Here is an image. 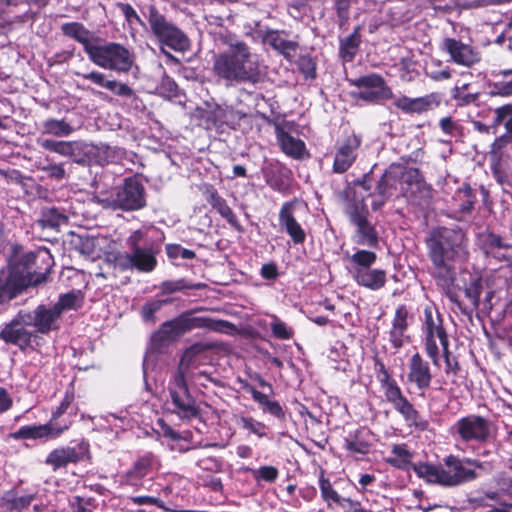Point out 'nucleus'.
<instances>
[{"instance_id": "7", "label": "nucleus", "mask_w": 512, "mask_h": 512, "mask_svg": "<svg viewBox=\"0 0 512 512\" xmlns=\"http://www.w3.org/2000/svg\"><path fill=\"white\" fill-rule=\"evenodd\" d=\"M203 350L201 344H194L184 352L179 367L169 383V394L173 405V413L179 418L191 420L200 416V408L195 398L190 394L186 372L184 370L185 362H191L192 359Z\"/></svg>"}, {"instance_id": "14", "label": "nucleus", "mask_w": 512, "mask_h": 512, "mask_svg": "<svg viewBox=\"0 0 512 512\" xmlns=\"http://www.w3.org/2000/svg\"><path fill=\"white\" fill-rule=\"evenodd\" d=\"M12 265L27 280L28 286H35L47 280L54 259L49 250L44 248L25 253Z\"/></svg>"}, {"instance_id": "59", "label": "nucleus", "mask_w": 512, "mask_h": 512, "mask_svg": "<svg viewBox=\"0 0 512 512\" xmlns=\"http://www.w3.org/2000/svg\"><path fill=\"white\" fill-rule=\"evenodd\" d=\"M377 259V255L373 251L369 250H357L351 256V262L357 265V268L368 269L370 268Z\"/></svg>"}, {"instance_id": "54", "label": "nucleus", "mask_w": 512, "mask_h": 512, "mask_svg": "<svg viewBox=\"0 0 512 512\" xmlns=\"http://www.w3.org/2000/svg\"><path fill=\"white\" fill-rule=\"evenodd\" d=\"M296 64L306 80H314L317 77V62L312 55H300Z\"/></svg>"}, {"instance_id": "58", "label": "nucleus", "mask_w": 512, "mask_h": 512, "mask_svg": "<svg viewBox=\"0 0 512 512\" xmlns=\"http://www.w3.org/2000/svg\"><path fill=\"white\" fill-rule=\"evenodd\" d=\"M116 7L120 10V12L122 13V15L125 18V21L127 22V24L130 27H132L134 25H139L142 27L145 26V22L139 16L137 11L134 9V7L131 4L126 3V2H117Z\"/></svg>"}, {"instance_id": "39", "label": "nucleus", "mask_w": 512, "mask_h": 512, "mask_svg": "<svg viewBox=\"0 0 512 512\" xmlns=\"http://www.w3.org/2000/svg\"><path fill=\"white\" fill-rule=\"evenodd\" d=\"M36 331L41 334H48L57 327L54 326L56 321L60 318V311L54 306L47 308L45 305H38L36 307Z\"/></svg>"}, {"instance_id": "1", "label": "nucleus", "mask_w": 512, "mask_h": 512, "mask_svg": "<svg viewBox=\"0 0 512 512\" xmlns=\"http://www.w3.org/2000/svg\"><path fill=\"white\" fill-rule=\"evenodd\" d=\"M351 87L359 90L351 93L356 100L367 104H379L387 100H393V106L406 115H421L437 108L441 103L438 93H430L420 97H409L401 95L395 97L392 88L387 84L384 77L378 73L362 75L358 78L347 79Z\"/></svg>"}, {"instance_id": "11", "label": "nucleus", "mask_w": 512, "mask_h": 512, "mask_svg": "<svg viewBox=\"0 0 512 512\" xmlns=\"http://www.w3.org/2000/svg\"><path fill=\"white\" fill-rule=\"evenodd\" d=\"M91 458L90 443L82 438L67 445H59L53 448L47 454L44 464L50 467L54 473L66 472L69 466L90 462Z\"/></svg>"}, {"instance_id": "44", "label": "nucleus", "mask_w": 512, "mask_h": 512, "mask_svg": "<svg viewBox=\"0 0 512 512\" xmlns=\"http://www.w3.org/2000/svg\"><path fill=\"white\" fill-rule=\"evenodd\" d=\"M360 26L344 39L340 40L339 54L344 62H352L361 44Z\"/></svg>"}, {"instance_id": "63", "label": "nucleus", "mask_w": 512, "mask_h": 512, "mask_svg": "<svg viewBox=\"0 0 512 512\" xmlns=\"http://www.w3.org/2000/svg\"><path fill=\"white\" fill-rule=\"evenodd\" d=\"M165 251L170 260H175L179 257L191 260L196 257V253L193 250L184 248L180 244H166Z\"/></svg>"}, {"instance_id": "52", "label": "nucleus", "mask_w": 512, "mask_h": 512, "mask_svg": "<svg viewBox=\"0 0 512 512\" xmlns=\"http://www.w3.org/2000/svg\"><path fill=\"white\" fill-rule=\"evenodd\" d=\"M239 423L242 429L249 431L258 438L268 437V426L252 416H242Z\"/></svg>"}, {"instance_id": "50", "label": "nucleus", "mask_w": 512, "mask_h": 512, "mask_svg": "<svg viewBox=\"0 0 512 512\" xmlns=\"http://www.w3.org/2000/svg\"><path fill=\"white\" fill-rule=\"evenodd\" d=\"M243 470L251 473L258 484L261 482L274 483L279 477L278 468L272 465H263L257 469L244 467Z\"/></svg>"}, {"instance_id": "22", "label": "nucleus", "mask_w": 512, "mask_h": 512, "mask_svg": "<svg viewBox=\"0 0 512 512\" xmlns=\"http://www.w3.org/2000/svg\"><path fill=\"white\" fill-rule=\"evenodd\" d=\"M29 286L27 280L12 264L0 269V306L8 304Z\"/></svg>"}, {"instance_id": "34", "label": "nucleus", "mask_w": 512, "mask_h": 512, "mask_svg": "<svg viewBox=\"0 0 512 512\" xmlns=\"http://www.w3.org/2000/svg\"><path fill=\"white\" fill-rule=\"evenodd\" d=\"M373 432L367 427H359L344 438V448L351 454L367 455L372 448Z\"/></svg>"}, {"instance_id": "4", "label": "nucleus", "mask_w": 512, "mask_h": 512, "mask_svg": "<svg viewBox=\"0 0 512 512\" xmlns=\"http://www.w3.org/2000/svg\"><path fill=\"white\" fill-rule=\"evenodd\" d=\"M75 389L71 384L65 391L60 404L51 412L49 421L45 424H34L21 426L17 431L12 432L10 437L14 440H55L68 431L73 423L72 419L64 418L65 414L75 416L78 407L74 403Z\"/></svg>"}, {"instance_id": "25", "label": "nucleus", "mask_w": 512, "mask_h": 512, "mask_svg": "<svg viewBox=\"0 0 512 512\" xmlns=\"http://www.w3.org/2000/svg\"><path fill=\"white\" fill-rule=\"evenodd\" d=\"M297 199L294 198L282 204L279 211V224L289 235L295 245L303 244L306 240V233L294 216Z\"/></svg>"}, {"instance_id": "43", "label": "nucleus", "mask_w": 512, "mask_h": 512, "mask_svg": "<svg viewBox=\"0 0 512 512\" xmlns=\"http://www.w3.org/2000/svg\"><path fill=\"white\" fill-rule=\"evenodd\" d=\"M391 452L393 456L387 457L386 463L400 470H408L410 467L413 469V453L408 450L406 444L393 445Z\"/></svg>"}, {"instance_id": "20", "label": "nucleus", "mask_w": 512, "mask_h": 512, "mask_svg": "<svg viewBox=\"0 0 512 512\" xmlns=\"http://www.w3.org/2000/svg\"><path fill=\"white\" fill-rule=\"evenodd\" d=\"M407 369V383L416 388L420 396H424L433 380L430 363L419 352H415L408 359Z\"/></svg>"}, {"instance_id": "18", "label": "nucleus", "mask_w": 512, "mask_h": 512, "mask_svg": "<svg viewBox=\"0 0 512 512\" xmlns=\"http://www.w3.org/2000/svg\"><path fill=\"white\" fill-rule=\"evenodd\" d=\"M361 145L362 137L354 132L337 141L332 172L335 174L347 172L356 162Z\"/></svg>"}, {"instance_id": "55", "label": "nucleus", "mask_w": 512, "mask_h": 512, "mask_svg": "<svg viewBox=\"0 0 512 512\" xmlns=\"http://www.w3.org/2000/svg\"><path fill=\"white\" fill-rule=\"evenodd\" d=\"M441 352L445 362V373L447 375L458 376L462 368L458 358L453 355L450 350V343L442 346Z\"/></svg>"}, {"instance_id": "26", "label": "nucleus", "mask_w": 512, "mask_h": 512, "mask_svg": "<svg viewBox=\"0 0 512 512\" xmlns=\"http://www.w3.org/2000/svg\"><path fill=\"white\" fill-rule=\"evenodd\" d=\"M442 48L452 61L458 65L471 67L480 61V54L471 45L465 44L455 38H444Z\"/></svg>"}, {"instance_id": "60", "label": "nucleus", "mask_w": 512, "mask_h": 512, "mask_svg": "<svg viewBox=\"0 0 512 512\" xmlns=\"http://www.w3.org/2000/svg\"><path fill=\"white\" fill-rule=\"evenodd\" d=\"M123 503L125 508H128V506L132 504L138 506L153 505L158 508H164V502L160 498L149 495L129 496L123 500Z\"/></svg>"}, {"instance_id": "36", "label": "nucleus", "mask_w": 512, "mask_h": 512, "mask_svg": "<svg viewBox=\"0 0 512 512\" xmlns=\"http://www.w3.org/2000/svg\"><path fill=\"white\" fill-rule=\"evenodd\" d=\"M242 388L249 393L253 400L257 402L264 412L269 413L280 421H285L286 414L283 407L276 400H270L269 394L258 391L253 385L245 383Z\"/></svg>"}, {"instance_id": "3", "label": "nucleus", "mask_w": 512, "mask_h": 512, "mask_svg": "<svg viewBox=\"0 0 512 512\" xmlns=\"http://www.w3.org/2000/svg\"><path fill=\"white\" fill-rule=\"evenodd\" d=\"M482 464L472 458H460L450 454L443 458V462L435 465L427 462H419L413 465L415 474L429 484H437L443 487H457L477 479V468Z\"/></svg>"}, {"instance_id": "64", "label": "nucleus", "mask_w": 512, "mask_h": 512, "mask_svg": "<svg viewBox=\"0 0 512 512\" xmlns=\"http://www.w3.org/2000/svg\"><path fill=\"white\" fill-rule=\"evenodd\" d=\"M335 509L338 512H374L371 509L364 508L360 501L349 496H344Z\"/></svg>"}, {"instance_id": "49", "label": "nucleus", "mask_w": 512, "mask_h": 512, "mask_svg": "<svg viewBox=\"0 0 512 512\" xmlns=\"http://www.w3.org/2000/svg\"><path fill=\"white\" fill-rule=\"evenodd\" d=\"M38 222L43 228H58L68 222V217L58 208H45L41 211Z\"/></svg>"}, {"instance_id": "53", "label": "nucleus", "mask_w": 512, "mask_h": 512, "mask_svg": "<svg viewBox=\"0 0 512 512\" xmlns=\"http://www.w3.org/2000/svg\"><path fill=\"white\" fill-rule=\"evenodd\" d=\"M270 318L272 320L270 323V329L274 338L279 340H289L293 338V328L289 327L284 321L274 314L270 315Z\"/></svg>"}, {"instance_id": "33", "label": "nucleus", "mask_w": 512, "mask_h": 512, "mask_svg": "<svg viewBox=\"0 0 512 512\" xmlns=\"http://www.w3.org/2000/svg\"><path fill=\"white\" fill-rule=\"evenodd\" d=\"M36 497L35 492L19 494L16 489L7 490L0 496V512H24Z\"/></svg>"}, {"instance_id": "5", "label": "nucleus", "mask_w": 512, "mask_h": 512, "mask_svg": "<svg viewBox=\"0 0 512 512\" xmlns=\"http://www.w3.org/2000/svg\"><path fill=\"white\" fill-rule=\"evenodd\" d=\"M373 370L380 388L383 391L385 400L392 405L409 427H415L419 431H425L429 423L423 419L420 412L404 395L401 387L386 367L383 360L375 355L373 357Z\"/></svg>"}, {"instance_id": "29", "label": "nucleus", "mask_w": 512, "mask_h": 512, "mask_svg": "<svg viewBox=\"0 0 512 512\" xmlns=\"http://www.w3.org/2000/svg\"><path fill=\"white\" fill-rule=\"evenodd\" d=\"M428 256L433 264L432 276L436 281V284L441 289H448L454 285L456 280V272L454 267L449 263L450 257L436 252H429Z\"/></svg>"}, {"instance_id": "17", "label": "nucleus", "mask_w": 512, "mask_h": 512, "mask_svg": "<svg viewBox=\"0 0 512 512\" xmlns=\"http://www.w3.org/2000/svg\"><path fill=\"white\" fill-rule=\"evenodd\" d=\"M401 165L391 164L376 182L375 190L369 193L374 197L371 202L373 211L380 210L396 193L401 183Z\"/></svg>"}, {"instance_id": "61", "label": "nucleus", "mask_w": 512, "mask_h": 512, "mask_svg": "<svg viewBox=\"0 0 512 512\" xmlns=\"http://www.w3.org/2000/svg\"><path fill=\"white\" fill-rule=\"evenodd\" d=\"M410 309L405 304L397 306L392 320V327L407 331L409 327Z\"/></svg>"}, {"instance_id": "51", "label": "nucleus", "mask_w": 512, "mask_h": 512, "mask_svg": "<svg viewBox=\"0 0 512 512\" xmlns=\"http://www.w3.org/2000/svg\"><path fill=\"white\" fill-rule=\"evenodd\" d=\"M173 297H166V298H155L147 301L142 309H141V315L145 322H154L155 321V314L161 310V308L165 305L172 304L174 302Z\"/></svg>"}, {"instance_id": "30", "label": "nucleus", "mask_w": 512, "mask_h": 512, "mask_svg": "<svg viewBox=\"0 0 512 512\" xmlns=\"http://www.w3.org/2000/svg\"><path fill=\"white\" fill-rule=\"evenodd\" d=\"M74 75L77 77H81L84 80H88L113 94L121 97H132L135 96L134 90L129 87L126 83L119 82L115 79H107L106 75L97 70H92L90 72L82 73L79 71H75Z\"/></svg>"}, {"instance_id": "45", "label": "nucleus", "mask_w": 512, "mask_h": 512, "mask_svg": "<svg viewBox=\"0 0 512 512\" xmlns=\"http://www.w3.org/2000/svg\"><path fill=\"white\" fill-rule=\"evenodd\" d=\"M356 226V233L358 239L356 243L358 245L368 246L376 248L379 243V236L376 228L372 225L369 220L363 221Z\"/></svg>"}, {"instance_id": "28", "label": "nucleus", "mask_w": 512, "mask_h": 512, "mask_svg": "<svg viewBox=\"0 0 512 512\" xmlns=\"http://www.w3.org/2000/svg\"><path fill=\"white\" fill-rule=\"evenodd\" d=\"M33 337H36L33 332L23 328L13 319L0 330V340L17 346L22 352H26L32 346Z\"/></svg>"}, {"instance_id": "19", "label": "nucleus", "mask_w": 512, "mask_h": 512, "mask_svg": "<svg viewBox=\"0 0 512 512\" xmlns=\"http://www.w3.org/2000/svg\"><path fill=\"white\" fill-rule=\"evenodd\" d=\"M38 144L42 149L57 153L68 158L72 163L81 166H87L91 161L90 154L87 151V145L81 141L42 139L38 140Z\"/></svg>"}, {"instance_id": "2", "label": "nucleus", "mask_w": 512, "mask_h": 512, "mask_svg": "<svg viewBox=\"0 0 512 512\" xmlns=\"http://www.w3.org/2000/svg\"><path fill=\"white\" fill-rule=\"evenodd\" d=\"M211 73L217 83L225 87L248 83L256 85L263 79L259 61L243 41L231 44L214 55Z\"/></svg>"}, {"instance_id": "56", "label": "nucleus", "mask_w": 512, "mask_h": 512, "mask_svg": "<svg viewBox=\"0 0 512 512\" xmlns=\"http://www.w3.org/2000/svg\"><path fill=\"white\" fill-rule=\"evenodd\" d=\"M468 88V84L463 86H455L451 92V98L456 102L458 106H467L475 103L478 98V93H466L465 90Z\"/></svg>"}, {"instance_id": "23", "label": "nucleus", "mask_w": 512, "mask_h": 512, "mask_svg": "<svg viewBox=\"0 0 512 512\" xmlns=\"http://www.w3.org/2000/svg\"><path fill=\"white\" fill-rule=\"evenodd\" d=\"M202 195L211 208L216 211L235 231L244 232V227L240 223L236 213L210 183H205L200 188Z\"/></svg>"}, {"instance_id": "10", "label": "nucleus", "mask_w": 512, "mask_h": 512, "mask_svg": "<svg viewBox=\"0 0 512 512\" xmlns=\"http://www.w3.org/2000/svg\"><path fill=\"white\" fill-rule=\"evenodd\" d=\"M147 12L142 11L147 18L152 34L160 44L177 52H186L190 49L191 42L187 34L176 24L169 21L155 4L146 7Z\"/></svg>"}, {"instance_id": "46", "label": "nucleus", "mask_w": 512, "mask_h": 512, "mask_svg": "<svg viewBox=\"0 0 512 512\" xmlns=\"http://www.w3.org/2000/svg\"><path fill=\"white\" fill-rule=\"evenodd\" d=\"M74 132V128L65 119L48 118L42 123V133L55 137H67Z\"/></svg>"}, {"instance_id": "9", "label": "nucleus", "mask_w": 512, "mask_h": 512, "mask_svg": "<svg viewBox=\"0 0 512 512\" xmlns=\"http://www.w3.org/2000/svg\"><path fill=\"white\" fill-rule=\"evenodd\" d=\"M87 57L94 65L118 75L128 74L135 64L132 49L122 43L102 39L95 43Z\"/></svg>"}, {"instance_id": "12", "label": "nucleus", "mask_w": 512, "mask_h": 512, "mask_svg": "<svg viewBox=\"0 0 512 512\" xmlns=\"http://www.w3.org/2000/svg\"><path fill=\"white\" fill-rule=\"evenodd\" d=\"M443 321V316L438 310L433 311L431 307L424 309L422 324L424 350L432 364L437 367L440 365V349L436 339L439 340L441 347L450 343Z\"/></svg>"}, {"instance_id": "21", "label": "nucleus", "mask_w": 512, "mask_h": 512, "mask_svg": "<svg viewBox=\"0 0 512 512\" xmlns=\"http://www.w3.org/2000/svg\"><path fill=\"white\" fill-rule=\"evenodd\" d=\"M401 175L405 197L412 200H425L432 197V186L426 183L419 168L401 166Z\"/></svg>"}, {"instance_id": "57", "label": "nucleus", "mask_w": 512, "mask_h": 512, "mask_svg": "<svg viewBox=\"0 0 512 512\" xmlns=\"http://www.w3.org/2000/svg\"><path fill=\"white\" fill-rule=\"evenodd\" d=\"M416 63L410 58H401L399 63L396 65L398 69L399 78L403 82H411L418 75V71L415 68Z\"/></svg>"}, {"instance_id": "15", "label": "nucleus", "mask_w": 512, "mask_h": 512, "mask_svg": "<svg viewBox=\"0 0 512 512\" xmlns=\"http://www.w3.org/2000/svg\"><path fill=\"white\" fill-rule=\"evenodd\" d=\"M467 242L466 234L460 227H437L426 240L429 252H438L452 258L461 251Z\"/></svg>"}, {"instance_id": "32", "label": "nucleus", "mask_w": 512, "mask_h": 512, "mask_svg": "<svg viewBox=\"0 0 512 512\" xmlns=\"http://www.w3.org/2000/svg\"><path fill=\"white\" fill-rule=\"evenodd\" d=\"M60 29L64 36L80 43L87 56L95 43L100 41V38L94 36V33L87 29L81 22L63 23Z\"/></svg>"}, {"instance_id": "27", "label": "nucleus", "mask_w": 512, "mask_h": 512, "mask_svg": "<svg viewBox=\"0 0 512 512\" xmlns=\"http://www.w3.org/2000/svg\"><path fill=\"white\" fill-rule=\"evenodd\" d=\"M156 462L153 452H146L137 457L132 466L122 475V483L132 487L142 486L143 479L148 476Z\"/></svg>"}, {"instance_id": "8", "label": "nucleus", "mask_w": 512, "mask_h": 512, "mask_svg": "<svg viewBox=\"0 0 512 512\" xmlns=\"http://www.w3.org/2000/svg\"><path fill=\"white\" fill-rule=\"evenodd\" d=\"M145 237L146 233L141 229H137L127 238L126 244L129 252L115 256V262L121 270L135 269L142 273H150L155 270L158 264L157 255L160 252V248L154 242L142 246Z\"/></svg>"}, {"instance_id": "37", "label": "nucleus", "mask_w": 512, "mask_h": 512, "mask_svg": "<svg viewBox=\"0 0 512 512\" xmlns=\"http://www.w3.org/2000/svg\"><path fill=\"white\" fill-rule=\"evenodd\" d=\"M353 278L357 284L370 290H379L383 288L387 281L385 270L371 268H356Z\"/></svg>"}, {"instance_id": "62", "label": "nucleus", "mask_w": 512, "mask_h": 512, "mask_svg": "<svg viewBox=\"0 0 512 512\" xmlns=\"http://www.w3.org/2000/svg\"><path fill=\"white\" fill-rule=\"evenodd\" d=\"M490 94L492 96L511 97L512 96V77L510 79H498L489 83Z\"/></svg>"}, {"instance_id": "47", "label": "nucleus", "mask_w": 512, "mask_h": 512, "mask_svg": "<svg viewBox=\"0 0 512 512\" xmlns=\"http://www.w3.org/2000/svg\"><path fill=\"white\" fill-rule=\"evenodd\" d=\"M493 114L491 127L496 128L503 125L506 134L512 135V103L496 107L493 110Z\"/></svg>"}, {"instance_id": "31", "label": "nucleus", "mask_w": 512, "mask_h": 512, "mask_svg": "<svg viewBox=\"0 0 512 512\" xmlns=\"http://www.w3.org/2000/svg\"><path fill=\"white\" fill-rule=\"evenodd\" d=\"M482 248L487 255L512 266V245L506 243L501 236L487 232L483 235Z\"/></svg>"}, {"instance_id": "41", "label": "nucleus", "mask_w": 512, "mask_h": 512, "mask_svg": "<svg viewBox=\"0 0 512 512\" xmlns=\"http://www.w3.org/2000/svg\"><path fill=\"white\" fill-rule=\"evenodd\" d=\"M318 486L320 495L323 502L328 509H335L345 495H341L331 483L330 479L326 477V471L320 469L318 477Z\"/></svg>"}, {"instance_id": "42", "label": "nucleus", "mask_w": 512, "mask_h": 512, "mask_svg": "<svg viewBox=\"0 0 512 512\" xmlns=\"http://www.w3.org/2000/svg\"><path fill=\"white\" fill-rule=\"evenodd\" d=\"M266 40L268 44L278 51L287 60H291L293 53L299 47L298 42L284 39L279 31H270L267 33Z\"/></svg>"}, {"instance_id": "35", "label": "nucleus", "mask_w": 512, "mask_h": 512, "mask_svg": "<svg viewBox=\"0 0 512 512\" xmlns=\"http://www.w3.org/2000/svg\"><path fill=\"white\" fill-rule=\"evenodd\" d=\"M275 134L277 142L283 153L293 159L303 158L306 151V145L304 141L293 137L279 124L275 125Z\"/></svg>"}, {"instance_id": "16", "label": "nucleus", "mask_w": 512, "mask_h": 512, "mask_svg": "<svg viewBox=\"0 0 512 512\" xmlns=\"http://www.w3.org/2000/svg\"><path fill=\"white\" fill-rule=\"evenodd\" d=\"M112 205L123 211L142 209L146 205L144 185L135 176L126 178L123 185L117 188Z\"/></svg>"}, {"instance_id": "38", "label": "nucleus", "mask_w": 512, "mask_h": 512, "mask_svg": "<svg viewBox=\"0 0 512 512\" xmlns=\"http://www.w3.org/2000/svg\"><path fill=\"white\" fill-rule=\"evenodd\" d=\"M207 288V284L203 282L193 283L186 278L176 280H165L159 285L158 297H168L170 294L181 292L188 295L189 290H202Z\"/></svg>"}, {"instance_id": "48", "label": "nucleus", "mask_w": 512, "mask_h": 512, "mask_svg": "<svg viewBox=\"0 0 512 512\" xmlns=\"http://www.w3.org/2000/svg\"><path fill=\"white\" fill-rule=\"evenodd\" d=\"M346 213L353 225L366 221L369 216V210L364 198L352 199L347 205Z\"/></svg>"}, {"instance_id": "13", "label": "nucleus", "mask_w": 512, "mask_h": 512, "mask_svg": "<svg viewBox=\"0 0 512 512\" xmlns=\"http://www.w3.org/2000/svg\"><path fill=\"white\" fill-rule=\"evenodd\" d=\"M452 437L463 443L483 445L493 438L492 423L478 414H469L459 418L450 428Z\"/></svg>"}, {"instance_id": "24", "label": "nucleus", "mask_w": 512, "mask_h": 512, "mask_svg": "<svg viewBox=\"0 0 512 512\" xmlns=\"http://www.w3.org/2000/svg\"><path fill=\"white\" fill-rule=\"evenodd\" d=\"M266 184L274 191L285 194L290 189L293 173L277 160L267 162L261 169Z\"/></svg>"}, {"instance_id": "6", "label": "nucleus", "mask_w": 512, "mask_h": 512, "mask_svg": "<svg viewBox=\"0 0 512 512\" xmlns=\"http://www.w3.org/2000/svg\"><path fill=\"white\" fill-rule=\"evenodd\" d=\"M207 329L214 332L229 333L235 325L227 320L214 319L205 316H191L183 313L180 316L164 322L152 336L154 344L163 346L194 329Z\"/></svg>"}, {"instance_id": "40", "label": "nucleus", "mask_w": 512, "mask_h": 512, "mask_svg": "<svg viewBox=\"0 0 512 512\" xmlns=\"http://www.w3.org/2000/svg\"><path fill=\"white\" fill-rule=\"evenodd\" d=\"M452 200L459 213L469 215L474 210L476 193L469 183H463L462 186L455 191Z\"/></svg>"}]
</instances>
